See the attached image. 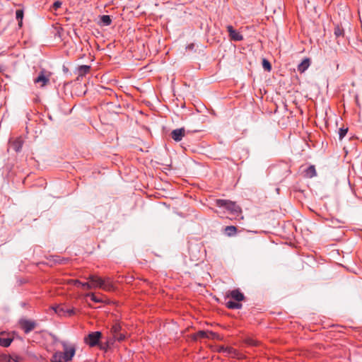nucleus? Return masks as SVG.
Listing matches in <instances>:
<instances>
[{"mask_svg":"<svg viewBox=\"0 0 362 362\" xmlns=\"http://www.w3.org/2000/svg\"><path fill=\"white\" fill-rule=\"evenodd\" d=\"M110 332L112 335V339H125L126 337L122 332V327L119 323H115L111 329Z\"/></svg>","mask_w":362,"mask_h":362,"instance_id":"423d86ee","label":"nucleus"},{"mask_svg":"<svg viewBox=\"0 0 362 362\" xmlns=\"http://www.w3.org/2000/svg\"><path fill=\"white\" fill-rule=\"evenodd\" d=\"M87 280L91 282V284H93V288H101L103 289V279L96 275H89L86 278Z\"/></svg>","mask_w":362,"mask_h":362,"instance_id":"9d476101","label":"nucleus"},{"mask_svg":"<svg viewBox=\"0 0 362 362\" xmlns=\"http://www.w3.org/2000/svg\"><path fill=\"white\" fill-rule=\"evenodd\" d=\"M21 329L25 332L28 333L33 330L36 327V323L34 321L22 319L19 322Z\"/></svg>","mask_w":362,"mask_h":362,"instance_id":"6e6552de","label":"nucleus"},{"mask_svg":"<svg viewBox=\"0 0 362 362\" xmlns=\"http://www.w3.org/2000/svg\"><path fill=\"white\" fill-rule=\"evenodd\" d=\"M102 337V333L99 331L90 332L83 339H100Z\"/></svg>","mask_w":362,"mask_h":362,"instance_id":"412c9836","label":"nucleus"},{"mask_svg":"<svg viewBox=\"0 0 362 362\" xmlns=\"http://www.w3.org/2000/svg\"><path fill=\"white\" fill-rule=\"evenodd\" d=\"M52 308L60 317H71L76 313V310L74 308H67L62 304L53 306Z\"/></svg>","mask_w":362,"mask_h":362,"instance_id":"f03ea898","label":"nucleus"},{"mask_svg":"<svg viewBox=\"0 0 362 362\" xmlns=\"http://www.w3.org/2000/svg\"><path fill=\"white\" fill-rule=\"evenodd\" d=\"M4 357H5V360H6L7 362H11V360L13 359V357H12V356H5Z\"/></svg>","mask_w":362,"mask_h":362,"instance_id":"f704fd0d","label":"nucleus"},{"mask_svg":"<svg viewBox=\"0 0 362 362\" xmlns=\"http://www.w3.org/2000/svg\"><path fill=\"white\" fill-rule=\"evenodd\" d=\"M86 342L90 347H97L105 351H107L112 344L110 341H86Z\"/></svg>","mask_w":362,"mask_h":362,"instance_id":"0eeeda50","label":"nucleus"},{"mask_svg":"<svg viewBox=\"0 0 362 362\" xmlns=\"http://www.w3.org/2000/svg\"><path fill=\"white\" fill-rule=\"evenodd\" d=\"M310 59L305 58L304 59L302 62L298 66V71L300 73H303L305 70L308 69L310 66Z\"/></svg>","mask_w":362,"mask_h":362,"instance_id":"dca6fc26","label":"nucleus"},{"mask_svg":"<svg viewBox=\"0 0 362 362\" xmlns=\"http://www.w3.org/2000/svg\"><path fill=\"white\" fill-rule=\"evenodd\" d=\"M3 71V69L2 67L0 66V72H1Z\"/></svg>","mask_w":362,"mask_h":362,"instance_id":"58836bf2","label":"nucleus"},{"mask_svg":"<svg viewBox=\"0 0 362 362\" xmlns=\"http://www.w3.org/2000/svg\"><path fill=\"white\" fill-rule=\"evenodd\" d=\"M334 34L336 36V37H344V30L341 25H337L334 27Z\"/></svg>","mask_w":362,"mask_h":362,"instance_id":"b1692460","label":"nucleus"},{"mask_svg":"<svg viewBox=\"0 0 362 362\" xmlns=\"http://www.w3.org/2000/svg\"><path fill=\"white\" fill-rule=\"evenodd\" d=\"M66 284L69 285H73V286L78 287V286H81V281H80L78 279H69L66 281Z\"/></svg>","mask_w":362,"mask_h":362,"instance_id":"cd10ccee","label":"nucleus"},{"mask_svg":"<svg viewBox=\"0 0 362 362\" xmlns=\"http://www.w3.org/2000/svg\"><path fill=\"white\" fill-rule=\"evenodd\" d=\"M348 127H345L343 126L342 127L339 128V139L342 140L343 138L346 136V134L348 132Z\"/></svg>","mask_w":362,"mask_h":362,"instance_id":"a878e982","label":"nucleus"},{"mask_svg":"<svg viewBox=\"0 0 362 362\" xmlns=\"http://www.w3.org/2000/svg\"><path fill=\"white\" fill-rule=\"evenodd\" d=\"M24 11L23 9H18L16 11V18L18 21L19 27H21L23 25V18Z\"/></svg>","mask_w":362,"mask_h":362,"instance_id":"4be33fe9","label":"nucleus"},{"mask_svg":"<svg viewBox=\"0 0 362 362\" xmlns=\"http://www.w3.org/2000/svg\"><path fill=\"white\" fill-rule=\"evenodd\" d=\"M103 290L110 291L114 289V286L110 277L103 279Z\"/></svg>","mask_w":362,"mask_h":362,"instance_id":"6ab92c4d","label":"nucleus"},{"mask_svg":"<svg viewBox=\"0 0 362 362\" xmlns=\"http://www.w3.org/2000/svg\"><path fill=\"white\" fill-rule=\"evenodd\" d=\"M250 341L252 342L251 343L252 345H257V341Z\"/></svg>","mask_w":362,"mask_h":362,"instance_id":"4c0bfd02","label":"nucleus"},{"mask_svg":"<svg viewBox=\"0 0 362 362\" xmlns=\"http://www.w3.org/2000/svg\"><path fill=\"white\" fill-rule=\"evenodd\" d=\"M90 66L89 65H81L79 66H78L77 68V73H78V76H77V80H79L80 78H83V76H85L87 74H88L90 71Z\"/></svg>","mask_w":362,"mask_h":362,"instance_id":"4468645a","label":"nucleus"},{"mask_svg":"<svg viewBox=\"0 0 362 362\" xmlns=\"http://www.w3.org/2000/svg\"><path fill=\"white\" fill-rule=\"evenodd\" d=\"M12 360H13L15 362H19V361H20V357H18V356H15V358H13V359H12Z\"/></svg>","mask_w":362,"mask_h":362,"instance_id":"c9c22d12","label":"nucleus"},{"mask_svg":"<svg viewBox=\"0 0 362 362\" xmlns=\"http://www.w3.org/2000/svg\"><path fill=\"white\" fill-rule=\"evenodd\" d=\"M237 228L234 226H228L223 229L224 233L228 237L234 236L237 233Z\"/></svg>","mask_w":362,"mask_h":362,"instance_id":"a211bd4d","label":"nucleus"},{"mask_svg":"<svg viewBox=\"0 0 362 362\" xmlns=\"http://www.w3.org/2000/svg\"><path fill=\"white\" fill-rule=\"evenodd\" d=\"M51 258L54 263L59 264H66L69 262V259L61 257L59 256H52Z\"/></svg>","mask_w":362,"mask_h":362,"instance_id":"5701e85b","label":"nucleus"},{"mask_svg":"<svg viewBox=\"0 0 362 362\" xmlns=\"http://www.w3.org/2000/svg\"><path fill=\"white\" fill-rule=\"evenodd\" d=\"M317 173L314 165H310L304 171V176L307 178H312L316 176Z\"/></svg>","mask_w":362,"mask_h":362,"instance_id":"f3484780","label":"nucleus"},{"mask_svg":"<svg viewBox=\"0 0 362 362\" xmlns=\"http://www.w3.org/2000/svg\"><path fill=\"white\" fill-rule=\"evenodd\" d=\"M194 43H190L186 47V49L192 50L194 48Z\"/></svg>","mask_w":362,"mask_h":362,"instance_id":"72a5a7b5","label":"nucleus"},{"mask_svg":"<svg viewBox=\"0 0 362 362\" xmlns=\"http://www.w3.org/2000/svg\"><path fill=\"white\" fill-rule=\"evenodd\" d=\"M230 202L231 201L228 199H217L215 200V205L218 207L223 208L228 211Z\"/></svg>","mask_w":362,"mask_h":362,"instance_id":"2eb2a0df","label":"nucleus"},{"mask_svg":"<svg viewBox=\"0 0 362 362\" xmlns=\"http://www.w3.org/2000/svg\"><path fill=\"white\" fill-rule=\"evenodd\" d=\"M86 296H90V299H91L93 301L95 302V303H101V302H103L102 298H99V297L96 296H95L94 293H88Z\"/></svg>","mask_w":362,"mask_h":362,"instance_id":"c85d7f7f","label":"nucleus"},{"mask_svg":"<svg viewBox=\"0 0 362 362\" xmlns=\"http://www.w3.org/2000/svg\"><path fill=\"white\" fill-rule=\"evenodd\" d=\"M220 351H228L229 354L233 352V349L232 348H229V347L225 348L223 346L220 347Z\"/></svg>","mask_w":362,"mask_h":362,"instance_id":"473e14b6","label":"nucleus"},{"mask_svg":"<svg viewBox=\"0 0 362 362\" xmlns=\"http://www.w3.org/2000/svg\"><path fill=\"white\" fill-rule=\"evenodd\" d=\"M93 284H91V282L89 281V282H81V286L83 288V289H86V290H90V289H93Z\"/></svg>","mask_w":362,"mask_h":362,"instance_id":"c756f323","label":"nucleus"},{"mask_svg":"<svg viewBox=\"0 0 362 362\" xmlns=\"http://www.w3.org/2000/svg\"><path fill=\"white\" fill-rule=\"evenodd\" d=\"M1 339H13V337L11 338V337H7V338H5V337H0V340Z\"/></svg>","mask_w":362,"mask_h":362,"instance_id":"e433bc0d","label":"nucleus"},{"mask_svg":"<svg viewBox=\"0 0 362 362\" xmlns=\"http://www.w3.org/2000/svg\"><path fill=\"white\" fill-rule=\"evenodd\" d=\"M10 144L12 149H13L16 152H19L22 149L23 141L21 137H18L13 141H10Z\"/></svg>","mask_w":362,"mask_h":362,"instance_id":"ddd939ff","label":"nucleus"},{"mask_svg":"<svg viewBox=\"0 0 362 362\" xmlns=\"http://www.w3.org/2000/svg\"><path fill=\"white\" fill-rule=\"evenodd\" d=\"M226 306L228 309H240L242 304L240 302H235L233 300H228L226 303Z\"/></svg>","mask_w":362,"mask_h":362,"instance_id":"aec40b11","label":"nucleus"},{"mask_svg":"<svg viewBox=\"0 0 362 362\" xmlns=\"http://www.w3.org/2000/svg\"><path fill=\"white\" fill-rule=\"evenodd\" d=\"M51 74L45 70L40 71L38 76L34 79L35 83H39L40 87H45L49 83Z\"/></svg>","mask_w":362,"mask_h":362,"instance_id":"20e7f679","label":"nucleus"},{"mask_svg":"<svg viewBox=\"0 0 362 362\" xmlns=\"http://www.w3.org/2000/svg\"><path fill=\"white\" fill-rule=\"evenodd\" d=\"M185 135V128H179L172 131L171 137L175 141H180Z\"/></svg>","mask_w":362,"mask_h":362,"instance_id":"f8f14e48","label":"nucleus"},{"mask_svg":"<svg viewBox=\"0 0 362 362\" xmlns=\"http://www.w3.org/2000/svg\"><path fill=\"white\" fill-rule=\"evenodd\" d=\"M262 66L264 70L267 71H270L272 70L271 63L266 59H263L262 60Z\"/></svg>","mask_w":362,"mask_h":362,"instance_id":"bb28decb","label":"nucleus"},{"mask_svg":"<svg viewBox=\"0 0 362 362\" xmlns=\"http://www.w3.org/2000/svg\"><path fill=\"white\" fill-rule=\"evenodd\" d=\"M228 211L231 216H233L232 218L235 220L243 219L242 209L239 205L236 204V202L233 201L230 202Z\"/></svg>","mask_w":362,"mask_h":362,"instance_id":"7ed1b4c3","label":"nucleus"},{"mask_svg":"<svg viewBox=\"0 0 362 362\" xmlns=\"http://www.w3.org/2000/svg\"><path fill=\"white\" fill-rule=\"evenodd\" d=\"M62 4V3L60 1H56L52 5V8L56 11L61 7Z\"/></svg>","mask_w":362,"mask_h":362,"instance_id":"7c9ffc66","label":"nucleus"},{"mask_svg":"<svg viewBox=\"0 0 362 362\" xmlns=\"http://www.w3.org/2000/svg\"><path fill=\"white\" fill-rule=\"evenodd\" d=\"M226 296L230 297L238 302L243 301L245 299L244 294L238 288L228 291Z\"/></svg>","mask_w":362,"mask_h":362,"instance_id":"9b49d317","label":"nucleus"},{"mask_svg":"<svg viewBox=\"0 0 362 362\" xmlns=\"http://www.w3.org/2000/svg\"><path fill=\"white\" fill-rule=\"evenodd\" d=\"M226 28L228 32L229 37L231 40L242 41L243 40V35L235 30L231 25H227Z\"/></svg>","mask_w":362,"mask_h":362,"instance_id":"1a4fd4ad","label":"nucleus"},{"mask_svg":"<svg viewBox=\"0 0 362 362\" xmlns=\"http://www.w3.org/2000/svg\"><path fill=\"white\" fill-rule=\"evenodd\" d=\"M101 23L104 25H110L112 23V20L110 16L103 15L100 17Z\"/></svg>","mask_w":362,"mask_h":362,"instance_id":"393cba45","label":"nucleus"},{"mask_svg":"<svg viewBox=\"0 0 362 362\" xmlns=\"http://www.w3.org/2000/svg\"><path fill=\"white\" fill-rule=\"evenodd\" d=\"M12 341H0V346L3 347H8Z\"/></svg>","mask_w":362,"mask_h":362,"instance_id":"2f4dec72","label":"nucleus"},{"mask_svg":"<svg viewBox=\"0 0 362 362\" xmlns=\"http://www.w3.org/2000/svg\"><path fill=\"white\" fill-rule=\"evenodd\" d=\"M62 350L56 351L52 357V362H69L76 354V345L69 341H62Z\"/></svg>","mask_w":362,"mask_h":362,"instance_id":"f257e3e1","label":"nucleus"},{"mask_svg":"<svg viewBox=\"0 0 362 362\" xmlns=\"http://www.w3.org/2000/svg\"><path fill=\"white\" fill-rule=\"evenodd\" d=\"M197 338L206 339H221L215 332L204 330H200L195 333L192 339H197Z\"/></svg>","mask_w":362,"mask_h":362,"instance_id":"39448f33","label":"nucleus"}]
</instances>
